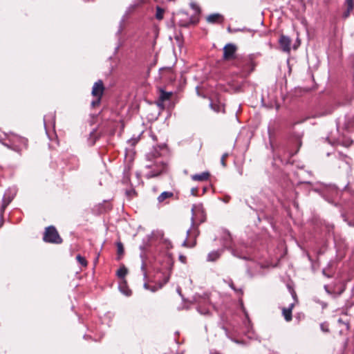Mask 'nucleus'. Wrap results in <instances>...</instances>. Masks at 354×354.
Masks as SVG:
<instances>
[{
  "label": "nucleus",
  "instance_id": "nucleus-1",
  "mask_svg": "<svg viewBox=\"0 0 354 354\" xmlns=\"http://www.w3.org/2000/svg\"><path fill=\"white\" fill-rule=\"evenodd\" d=\"M8 142H3L0 138V142L5 147L15 151L19 152L26 149L28 145V140L25 138L17 135L7 136Z\"/></svg>",
  "mask_w": 354,
  "mask_h": 354
},
{
  "label": "nucleus",
  "instance_id": "nucleus-2",
  "mask_svg": "<svg viewBox=\"0 0 354 354\" xmlns=\"http://www.w3.org/2000/svg\"><path fill=\"white\" fill-rule=\"evenodd\" d=\"M191 223L192 227L196 224H201L205 222L206 215L202 205H193L192 209Z\"/></svg>",
  "mask_w": 354,
  "mask_h": 354
},
{
  "label": "nucleus",
  "instance_id": "nucleus-3",
  "mask_svg": "<svg viewBox=\"0 0 354 354\" xmlns=\"http://www.w3.org/2000/svg\"><path fill=\"white\" fill-rule=\"evenodd\" d=\"M220 241H221V243L223 246L222 249H223V250L225 249L229 250L231 251L233 256L237 257L239 258H242L241 256H240L239 254H238L236 253V250L232 248V238L230 233L228 231H227L225 230H223L222 231L221 237ZM243 259H245V258L243 257Z\"/></svg>",
  "mask_w": 354,
  "mask_h": 354
},
{
  "label": "nucleus",
  "instance_id": "nucleus-4",
  "mask_svg": "<svg viewBox=\"0 0 354 354\" xmlns=\"http://www.w3.org/2000/svg\"><path fill=\"white\" fill-rule=\"evenodd\" d=\"M43 239L46 243L55 244H59L62 242V239L54 226H49L46 228Z\"/></svg>",
  "mask_w": 354,
  "mask_h": 354
},
{
  "label": "nucleus",
  "instance_id": "nucleus-5",
  "mask_svg": "<svg viewBox=\"0 0 354 354\" xmlns=\"http://www.w3.org/2000/svg\"><path fill=\"white\" fill-rule=\"evenodd\" d=\"M146 167L151 169L145 174V177L149 179L156 177L164 172L166 169V165L162 161H156L153 165H147Z\"/></svg>",
  "mask_w": 354,
  "mask_h": 354
},
{
  "label": "nucleus",
  "instance_id": "nucleus-6",
  "mask_svg": "<svg viewBox=\"0 0 354 354\" xmlns=\"http://www.w3.org/2000/svg\"><path fill=\"white\" fill-rule=\"evenodd\" d=\"M198 225V224H196L194 227L191 226V228L187 231V238L183 241V245L194 247L196 245V239L199 235Z\"/></svg>",
  "mask_w": 354,
  "mask_h": 354
},
{
  "label": "nucleus",
  "instance_id": "nucleus-7",
  "mask_svg": "<svg viewBox=\"0 0 354 354\" xmlns=\"http://www.w3.org/2000/svg\"><path fill=\"white\" fill-rule=\"evenodd\" d=\"M236 51V46L232 43L227 44L223 47V58L225 60H230L234 58L235 53Z\"/></svg>",
  "mask_w": 354,
  "mask_h": 354
},
{
  "label": "nucleus",
  "instance_id": "nucleus-8",
  "mask_svg": "<svg viewBox=\"0 0 354 354\" xmlns=\"http://www.w3.org/2000/svg\"><path fill=\"white\" fill-rule=\"evenodd\" d=\"M104 91L103 82L101 80L95 82L93 86L91 94L94 97H101Z\"/></svg>",
  "mask_w": 354,
  "mask_h": 354
},
{
  "label": "nucleus",
  "instance_id": "nucleus-9",
  "mask_svg": "<svg viewBox=\"0 0 354 354\" xmlns=\"http://www.w3.org/2000/svg\"><path fill=\"white\" fill-rule=\"evenodd\" d=\"M279 43L281 50L283 52L289 53L290 50L291 39L289 37L281 35L279 39Z\"/></svg>",
  "mask_w": 354,
  "mask_h": 354
},
{
  "label": "nucleus",
  "instance_id": "nucleus-10",
  "mask_svg": "<svg viewBox=\"0 0 354 354\" xmlns=\"http://www.w3.org/2000/svg\"><path fill=\"white\" fill-rule=\"evenodd\" d=\"M132 168V164L128 163L127 164L123 170V176L122 179V182L123 184L128 185L130 183V173Z\"/></svg>",
  "mask_w": 354,
  "mask_h": 354
},
{
  "label": "nucleus",
  "instance_id": "nucleus-11",
  "mask_svg": "<svg viewBox=\"0 0 354 354\" xmlns=\"http://www.w3.org/2000/svg\"><path fill=\"white\" fill-rule=\"evenodd\" d=\"M223 251H224L223 249L221 248V249H219L217 250H213V251L210 252L207 254V261H212V262L216 261L217 259H218L220 258V257L221 256Z\"/></svg>",
  "mask_w": 354,
  "mask_h": 354
},
{
  "label": "nucleus",
  "instance_id": "nucleus-12",
  "mask_svg": "<svg viewBox=\"0 0 354 354\" xmlns=\"http://www.w3.org/2000/svg\"><path fill=\"white\" fill-rule=\"evenodd\" d=\"M223 17L218 13L211 14L207 17V21L209 24L222 23Z\"/></svg>",
  "mask_w": 354,
  "mask_h": 354
},
{
  "label": "nucleus",
  "instance_id": "nucleus-13",
  "mask_svg": "<svg viewBox=\"0 0 354 354\" xmlns=\"http://www.w3.org/2000/svg\"><path fill=\"white\" fill-rule=\"evenodd\" d=\"M172 95L171 92H167L162 89L160 91V95L158 99V105H162L163 102L166 100H169Z\"/></svg>",
  "mask_w": 354,
  "mask_h": 354
},
{
  "label": "nucleus",
  "instance_id": "nucleus-14",
  "mask_svg": "<svg viewBox=\"0 0 354 354\" xmlns=\"http://www.w3.org/2000/svg\"><path fill=\"white\" fill-rule=\"evenodd\" d=\"M209 177L208 171H203L201 174H196L192 176V179L194 181H204L207 180Z\"/></svg>",
  "mask_w": 354,
  "mask_h": 354
},
{
  "label": "nucleus",
  "instance_id": "nucleus-15",
  "mask_svg": "<svg viewBox=\"0 0 354 354\" xmlns=\"http://www.w3.org/2000/svg\"><path fill=\"white\" fill-rule=\"evenodd\" d=\"M169 274L165 275L163 278L162 281L158 282V284L156 286H150L149 290L151 292H156L158 290L162 288V287L169 281Z\"/></svg>",
  "mask_w": 354,
  "mask_h": 354
},
{
  "label": "nucleus",
  "instance_id": "nucleus-16",
  "mask_svg": "<svg viewBox=\"0 0 354 354\" xmlns=\"http://www.w3.org/2000/svg\"><path fill=\"white\" fill-rule=\"evenodd\" d=\"M223 281L227 283L231 289H232L234 292L237 295H242L243 292V289L242 288H236L235 286H234V282L232 281V279L231 278H227V279H223Z\"/></svg>",
  "mask_w": 354,
  "mask_h": 354
},
{
  "label": "nucleus",
  "instance_id": "nucleus-17",
  "mask_svg": "<svg viewBox=\"0 0 354 354\" xmlns=\"http://www.w3.org/2000/svg\"><path fill=\"white\" fill-rule=\"evenodd\" d=\"M294 306V304H290L288 308H284L282 310V314L284 317V319L287 322H290L292 319V310Z\"/></svg>",
  "mask_w": 354,
  "mask_h": 354
},
{
  "label": "nucleus",
  "instance_id": "nucleus-18",
  "mask_svg": "<svg viewBox=\"0 0 354 354\" xmlns=\"http://www.w3.org/2000/svg\"><path fill=\"white\" fill-rule=\"evenodd\" d=\"M254 70V66L251 62H248L241 71V76L245 77L248 75Z\"/></svg>",
  "mask_w": 354,
  "mask_h": 354
},
{
  "label": "nucleus",
  "instance_id": "nucleus-19",
  "mask_svg": "<svg viewBox=\"0 0 354 354\" xmlns=\"http://www.w3.org/2000/svg\"><path fill=\"white\" fill-rule=\"evenodd\" d=\"M119 289H120V291L125 296L131 295L132 292H131V289H129V288L127 286L125 281H123L121 283H120Z\"/></svg>",
  "mask_w": 354,
  "mask_h": 354
},
{
  "label": "nucleus",
  "instance_id": "nucleus-20",
  "mask_svg": "<svg viewBox=\"0 0 354 354\" xmlns=\"http://www.w3.org/2000/svg\"><path fill=\"white\" fill-rule=\"evenodd\" d=\"M124 18L123 17L121 21H120V24H119V27H118V30L116 32V35L118 37V40L120 41V34L122 33L123 29H124ZM121 46V44H120V41H119V44H118V46L115 47V53L118 50L119 48Z\"/></svg>",
  "mask_w": 354,
  "mask_h": 354
},
{
  "label": "nucleus",
  "instance_id": "nucleus-21",
  "mask_svg": "<svg viewBox=\"0 0 354 354\" xmlns=\"http://www.w3.org/2000/svg\"><path fill=\"white\" fill-rule=\"evenodd\" d=\"M174 193L171 192H163L158 197V201L159 203L164 202L166 199L173 197Z\"/></svg>",
  "mask_w": 354,
  "mask_h": 354
},
{
  "label": "nucleus",
  "instance_id": "nucleus-22",
  "mask_svg": "<svg viewBox=\"0 0 354 354\" xmlns=\"http://www.w3.org/2000/svg\"><path fill=\"white\" fill-rule=\"evenodd\" d=\"M210 108L216 113L224 112V106L220 103L210 102Z\"/></svg>",
  "mask_w": 354,
  "mask_h": 354
},
{
  "label": "nucleus",
  "instance_id": "nucleus-23",
  "mask_svg": "<svg viewBox=\"0 0 354 354\" xmlns=\"http://www.w3.org/2000/svg\"><path fill=\"white\" fill-rule=\"evenodd\" d=\"M55 115L53 113L46 115L44 117V124L46 127L48 122L55 124Z\"/></svg>",
  "mask_w": 354,
  "mask_h": 354
},
{
  "label": "nucleus",
  "instance_id": "nucleus-24",
  "mask_svg": "<svg viewBox=\"0 0 354 354\" xmlns=\"http://www.w3.org/2000/svg\"><path fill=\"white\" fill-rule=\"evenodd\" d=\"M127 269L125 268V266H123L117 270L116 275L119 278L123 279L127 275Z\"/></svg>",
  "mask_w": 354,
  "mask_h": 354
},
{
  "label": "nucleus",
  "instance_id": "nucleus-25",
  "mask_svg": "<svg viewBox=\"0 0 354 354\" xmlns=\"http://www.w3.org/2000/svg\"><path fill=\"white\" fill-rule=\"evenodd\" d=\"M76 260L82 267H86L88 265L86 259L80 254L76 256Z\"/></svg>",
  "mask_w": 354,
  "mask_h": 354
},
{
  "label": "nucleus",
  "instance_id": "nucleus-26",
  "mask_svg": "<svg viewBox=\"0 0 354 354\" xmlns=\"http://www.w3.org/2000/svg\"><path fill=\"white\" fill-rule=\"evenodd\" d=\"M116 245H117V252H118V255L119 256L118 257V259H119L124 254V247L121 242H118L116 243Z\"/></svg>",
  "mask_w": 354,
  "mask_h": 354
},
{
  "label": "nucleus",
  "instance_id": "nucleus-27",
  "mask_svg": "<svg viewBox=\"0 0 354 354\" xmlns=\"http://www.w3.org/2000/svg\"><path fill=\"white\" fill-rule=\"evenodd\" d=\"M163 13L164 10L162 9L160 7L157 6L156 7V17L158 20H161L163 18Z\"/></svg>",
  "mask_w": 354,
  "mask_h": 354
},
{
  "label": "nucleus",
  "instance_id": "nucleus-28",
  "mask_svg": "<svg viewBox=\"0 0 354 354\" xmlns=\"http://www.w3.org/2000/svg\"><path fill=\"white\" fill-rule=\"evenodd\" d=\"M345 4L347 6V9L348 11H352L354 8V2L353 0H346Z\"/></svg>",
  "mask_w": 354,
  "mask_h": 354
},
{
  "label": "nucleus",
  "instance_id": "nucleus-29",
  "mask_svg": "<svg viewBox=\"0 0 354 354\" xmlns=\"http://www.w3.org/2000/svg\"><path fill=\"white\" fill-rule=\"evenodd\" d=\"M199 313L203 315H209V310L208 309H206L205 308H203L202 306H198L197 308Z\"/></svg>",
  "mask_w": 354,
  "mask_h": 354
},
{
  "label": "nucleus",
  "instance_id": "nucleus-30",
  "mask_svg": "<svg viewBox=\"0 0 354 354\" xmlns=\"http://www.w3.org/2000/svg\"><path fill=\"white\" fill-rule=\"evenodd\" d=\"M337 322L339 324L344 325L346 326V330H349L350 325L348 320H343L342 318H339Z\"/></svg>",
  "mask_w": 354,
  "mask_h": 354
},
{
  "label": "nucleus",
  "instance_id": "nucleus-31",
  "mask_svg": "<svg viewBox=\"0 0 354 354\" xmlns=\"http://www.w3.org/2000/svg\"><path fill=\"white\" fill-rule=\"evenodd\" d=\"M126 194L129 198H133L136 195V191L133 188L126 190Z\"/></svg>",
  "mask_w": 354,
  "mask_h": 354
},
{
  "label": "nucleus",
  "instance_id": "nucleus-32",
  "mask_svg": "<svg viewBox=\"0 0 354 354\" xmlns=\"http://www.w3.org/2000/svg\"><path fill=\"white\" fill-rule=\"evenodd\" d=\"M95 99L93 100L91 103V106L93 107H95L96 106H98L100 104V102H101V97H95Z\"/></svg>",
  "mask_w": 354,
  "mask_h": 354
},
{
  "label": "nucleus",
  "instance_id": "nucleus-33",
  "mask_svg": "<svg viewBox=\"0 0 354 354\" xmlns=\"http://www.w3.org/2000/svg\"><path fill=\"white\" fill-rule=\"evenodd\" d=\"M320 328L323 332L328 333L329 332V328L328 324L326 323H322L320 324Z\"/></svg>",
  "mask_w": 354,
  "mask_h": 354
},
{
  "label": "nucleus",
  "instance_id": "nucleus-34",
  "mask_svg": "<svg viewBox=\"0 0 354 354\" xmlns=\"http://www.w3.org/2000/svg\"><path fill=\"white\" fill-rule=\"evenodd\" d=\"M228 156V153H225L221 158V164L222 165L223 167H225L226 166V163H225V158Z\"/></svg>",
  "mask_w": 354,
  "mask_h": 354
},
{
  "label": "nucleus",
  "instance_id": "nucleus-35",
  "mask_svg": "<svg viewBox=\"0 0 354 354\" xmlns=\"http://www.w3.org/2000/svg\"><path fill=\"white\" fill-rule=\"evenodd\" d=\"M190 6L196 12H199L200 11V8H199L198 6H197L196 3H191Z\"/></svg>",
  "mask_w": 354,
  "mask_h": 354
},
{
  "label": "nucleus",
  "instance_id": "nucleus-36",
  "mask_svg": "<svg viewBox=\"0 0 354 354\" xmlns=\"http://www.w3.org/2000/svg\"><path fill=\"white\" fill-rule=\"evenodd\" d=\"M160 155V153L156 151V149L154 148V152L152 151L151 153H150L149 155H148V157L149 156H153V157H156V156H158Z\"/></svg>",
  "mask_w": 354,
  "mask_h": 354
},
{
  "label": "nucleus",
  "instance_id": "nucleus-37",
  "mask_svg": "<svg viewBox=\"0 0 354 354\" xmlns=\"http://www.w3.org/2000/svg\"><path fill=\"white\" fill-rule=\"evenodd\" d=\"M191 194L193 196H196V194H197V188L196 187H193L191 189Z\"/></svg>",
  "mask_w": 354,
  "mask_h": 354
},
{
  "label": "nucleus",
  "instance_id": "nucleus-38",
  "mask_svg": "<svg viewBox=\"0 0 354 354\" xmlns=\"http://www.w3.org/2000/svg\"><path fill=\"white\" fill-rule=\"evenodd\" d=\"M351 12V11H348V10H346L344 12L343 17H344V18H347V17L350 15Z\"/></svg>",
  "mask_w": 354,
  "mask_h": 354
},
{
  "label": "nucleus",
  "instance_id": "nucleus-39",
  "mask_svg": "<svg viewBox=\"0 0 354 354\" xmlns=\"http://www.w3.org/2000/svg\"><path fill=\"white\" fill-rule=\"evenodd\" d=\"M141 269L144 272V278L146 279L147 278V273L145 272V264L144 263L142 264Z\"/></svg>",
  "mask_w": 354,
  "mask_h": 354
},
{
  "label": "nucleus",
  "instance_id": "nucleus-40",
  "mask_svg": "<svg viewBox=\"0 0 354 354\" xmlns=\"http://www.w3.org/2000/svg\"><path fill=\"white\" fill-rule=\"evenodd\" d=\"M209 354H222L216 350H211Z\"/></svg>",
  "mask_w": 354,
  "mask_h": 354
},
{
  "label": "nucleus",
  "instance_id": "nucleus-41",
  "mask_svg": "<svg viewBox=\"0 0 354 354\" xmlns=\"http://www.w3.org/2000/svg\"><path fill=\"white\" fill-rule=\"evenodd\" d=\"M12 198H13V196H12L11 198H9L6 201V199H3V201L6 203V205H8L11 201Z\"/></svg>",
  "mask_w": 354,
  "mask_h": 354
},
{
  "label": "nucleus",
  "instance_id": "nucleus-42",
  "mask_svg": "<svg viewBox=\"0 0 354 354\" xmlns=\"http://www.w3.org/2000/svg\"><path fill=\"white\" fill-rule=\"evenodd\" d=\"M179 259H180V260L183 263H185V259H186L185 257H184V256L181 255V256H180V257H179Z\"/></svg>",
  "mask_w": 354,
  "mask_h": 354
},
{
  "label": "nucleus",
  "instance_id": "nucleus-43",
  "mask_svg": "<svg viewBox=\"0 0 354 354\" xmlns=\"http://www.w3.org/2000/svg\"><path fill=\"white\" fill-rule=\"evenodd\" d=\"M137 6H138L137 4H134V5L130 6L129 8V11H130L131 10L134 9Z\"/></svg>",
  "mask_w": 354,
  "mask_h": 354
},
{
  "label": "nucleus",
  "instance_id": "nucleus-44",
  "mask_svg": "<svg viewBox=\"0 0 354 354\" xmlns=\"http://www.w3.org/2000/svg\"><path fill=\"white\" fill-rule=\"evenodd\" d=\"M143 286L147 290H149L150 288V286H149L147 283H145Z\"/></svg>",
  "mask_w": 354,
  "mask_h": 354
},
{
  "label": "nucleus",
  "instance_id": "nucleus-45",
  "mask_svg": "<svg viewBox=\"0 0 354 354\" xmlns=\"http://www.w3.org/2000/svg\"><path fill=\"white\" fill-rule=\"evenodd\" d=\"M329 189H330L331 191H333L334 192H336V188L334 186L330 187Z\"/></svg>",
  "mask_w": 354,
  "mask_h": 354
},
{
  "label": "nucleus",
  "instance_id": "nucleus-46",
  "mask_svg": "<svg viewBox=\"0 0 354 354\" xmlns=\"http://www.w3.org/2000/svg\"><path fill=\"white\" fill-rule=\"evenodd\" d=\"M230 339L232 341V342H234L236 344H241V342L239 341V340H236V339H234L232 338H230Z\"/></svg>",
  "mask_w": 354,
  "mask_h": 354
},
{
  "label": "nucleus",
  "instance_id": "nucleus-47",
  "mask_svg": "<svg viewBox=\"0 0 354 354\" xmlns=\"http://www.w3.org/2000/svg\"><path fill=\"white\" fill-rule=\"evenodd\" d=\"M348 225H349L350 226H353V227H354V223H348Z\"/></svg>",
  "mask_w": 354,
  "mask_h": 354
},
{
  "label": "nucleus",
  "instance_id": "nucleus-48",
  "mask_svg": "<svg viewBox=\"0 0 354 354\" xmlns=\"http://www.w3.org/2000/svg\"><path fill=\"white\" fill-rule=\"evenodd\" d=\"M136 176H137V177H138V178H139L140 174H139L138 173H137V174H136Z\"/></svg>",
  "mask_w": 354,
  "mask_h": 354
},
{
  "label": "nucleus",
  "instance_id": "nucleus-49",
  "mask_svg": "<svg viewBox=\"0 0 354 354\" xmlns=\"http://www.w3.org/2000/svg\"><path fill=\"white\" fill-rule=\"evenodd\" d=\"M323 115H324V114H319V115H318L317 116H319H319H323Z\"/></svg>",
  "mask_w": 354,
  "mask_h": 354
},
{
  "label": "nucleus",
  "instance_id": "nucleus-50",
  "mask_svg": "<svg viewBox=\"0 0 354 354\" xmlns=\"http://www.w3.org/2000/svg\"><path fill=\"white\" fill-rule=\"evenodd\" d=\"M6 195H7V193H5L4 199H6Z\"/></svg>",
  "mask_w": 354,
  "mask_h": 354
}]
</instances>
